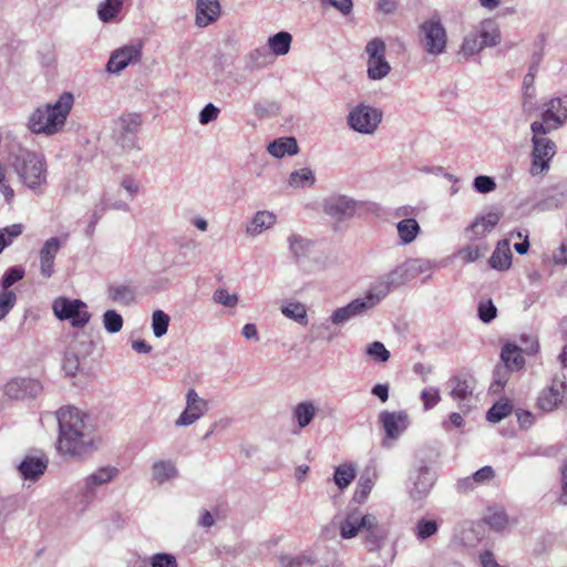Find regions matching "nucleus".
<instances>
[{
  "label": "nucleus",
  "instance_id": "obj_39",
  "mask_svg": "<svg viewBox=\"0 0 567 567\" xmlns=\"http://www.w3.org/2000/svg\"><path fill=\"white\" fill-rule=\"evenodd\" d=\"M281 312L301 326L308 324L307 309L301 302H289L281 307Z\"/></svg>",
  "mask_w": 567,
  "mask_h": 567
},
{
  "label": "nucleus",
  "instance_id": "obj_21",
  "mask_svg": "<svg viewBox=\"0 0 567 567\" xmlns=\"http://www.w3.org/2000/svg\"><path fill=\"white\" fill-rule=\"evenodd\" d=\"M220 14L218 0H196V24L200 28L207 27Z\"/></svg>",
  "mask_w": 567,
  "mask_h": 567
},
{
  "label": "nucleus",
  "instance_id": "obj_50",
  "mask_svg": "<svg viewBox=\"0 0 567 567\" xmlns=\"http://www.w3.org/2000/svg\"><path fill=\"white\" fill-rule=\"evenodd\" d=\"M383 279L392 287L396 288L404 282L409 281L408 272L404 267V262L393 270H391L389 274H386Z\"/></svg>",
  "mask_w": 567,
  "mask_h": 567
},
{
  "label": "nucleus",
  "instance_id": "obj_35",
  "mask_svg": "<svg viewBox=\"0 0 567 567\" xmlns=\"http://www.w3.org/2000/svg\"><path fill=\"white\" fill-rule=\"evenodd\" d=\"M391 289L392 287L384 279H382L373 285L367 295L361 298V300H363L367 308L370 310L374 308L382 299H384Z\"/></svg>",
  "mask_w": 567,
  "mask_h": 567
},
{
  "label": "nucleus",
  "instance_id": "obj_1",
  "mask_svg": "<svg viewBox=\"0 0 567 567\" xmlns=\"http://www.w3.org/2000/svg\"><path fill=\"white\" fill-rule=\"evenodd\" d=\"M59 424L58 451L64 456L83 458L97 449L99 437L92 417L74 408L56 412Z\"/></svg>",
  "mask_w": 567,
  "mask_h": 567
},
{
  "label": "nucleus",
  "instance_id": "obj_48",
  "mask_svg": "<svg viewBox=\"0 0 567 567\" xmlns=\"http://www.w3.org/2000/svg\"><path fill=\"white\" fill-rule=\"evenodd\" d=\"M103 326L109 333H117L123 328V318L115 310H106L103 313Z\"/></svg>",
  "mask_w": 567,
  "mask_h": 567
},
{
  "label": "nucleus",
  "instance_id": "obj_49",
  "mask_svg": "<svg viewBox=\"0 0 567 567\" xmlns=\"http://www.w3.org/2000/svg\"><path fill=\"white\" fill-rule=\"evenodd\" d=\"M488 250V247L486 244H480V245H468L464 248H462L458 252L461 258L466 262H474L481 257H483Z\"/></svg>",
  "mask_w": 567,
  "mask_h": 567
},
{
  "label": "nucleus",
  "instance_id": "obj_55",
  "mask_svg": "<svg viewBox=\"0 0 567 567\" xmlns=\"http://www.w3.org/2000/svg\"><path fill=\"white\" fill-rule=\"evenodd\" d=\"M24 276V270L21 267L9 268L1 278L2 291H10L9 288L17 281L21 280Z\"/></svg>",
  "mask_w": 567,
  "mask_h": 567
},
{
  "label": "nucleus",
  "instance_id": "obj_44",
  "mask_svg": "<svg viewBox=\"0 0 567 567\" xmlns=\"http://www.w3.org/2000/svg\"><path fill=\"white\" fill-rule=\"evenodd\" d=\"M315 182L316 176L308 167L295 171L289 176V185L292 187H305L306 185L311 186Z\"/></svg>",
  "mask_w": 567,
  "mask_h": 567
},
{
  "label": "nucleus",
  "instance_id": "obj_36",
  "mask_svg": "<svg viewBox=\"0 0 567 567\" xmlns=\"http://www.w3.org/2000/svg\"><path fill=\"white\" fill-rule=\"evenodd\" d=\"M396 230L401 244H411L421 231L419 223L414 218H405L396 224Z\"/></svg>",
  "mask_w": 567,
  "mask_h": 567
},
{
  "label": "nucleus",
  "instance_id": "obj_58",
  "mask_svg": "<svg viewBox=\"0 0 567 567\" xmlns=\"http://www.w3.org/2000/svg\"><path fill=\"white\" fill-rule=\"evenodd\" d=\"M478 318L488 323L494 320L497 316V308L491 299L481 301L477 307Z\"/></svg>",
  "mask_w": 567,
  "mask_h": 567
},
{
  "label": "nucleus",
  "instance_id": "obj_26",
  "mask_svg": "<svg viewBox=\"0 0 567 567\" xmlns=\"http://www.w3.org/2000/svg\"><path fill=\"white\" fill-rule=\"evenodd\" d=\"M47 462L39 457L25 456L18 470L24 480L37 481L45 471Z\"/></svg>",
  "mask_w": 567,
  "mask_h": 567
},
{
  "label": "nucleus",
  "instance_id": "obj_33",
  "mask_svg": "<svg viewBox=\"0 0 567 567\" xmlns=\"http://www.w3.org/2000/svg\"><path fill=\"white\" fill-rule=\"evenodd\" d=\"M292 35L287 31H280L268 38V50L276 56L286 55L291 48Z\"/></svg>",
  "mask_w": 567,
  "mask_h": 567
},
{
  "label": "nucleus",
  "instance_id": "obj_11",
  "mask_svg": "<svg viewBox=\"0 0 567 567\" xmlns=\"http://www.w3.org/2000/svg\"><path fill=\"white\" fill-rule=\"evenodd\" d=\"M359 208V202L343 194H332L324 198L322 209L336 221L351 219Z\"/></svg>",
  "mask_w": 567,
  "mask_h": 567
},
{
  "label": "nucleus",
  "instance_id": "obj_45",
  "mask_svg": "<svg viewBox=\"0 0 567 567\" xmlns=\"http://www.w3.org/2000/svg\"><path fill=\"white\" fill-rule=\"evenodd\" d=\"M513 410V405L509 401H499L492 405V408L486 413L487 421L492 423H498L508 414H511Z\"/></svg>",
  "mask_w": 567,
  "mask_h": 567
},
{
  "label": "nucleus",
  "instance_id": "obj_12",
  "mask_svg": "<svg viewBox=\"0 0 567 567\" xmlns=\"http://www.w3.org/2000/svg\"><path fill=\"white\" fill-rule=\"evenodd\" d=\"M410 495L414 499L425 497L433 487L436 474L433 472L424 461H420L415 468L410 474Z\"/></svg>",
  "mask_w": 567,
  "mask_h": 567
},
{
  "label": "nucleus",
  "instance_id": "obj_42",
  "mask_svg": "<svg viewBox=\"0 0 567 567\" xmlns=\"http://www.w3.org/2000/svg\"><path fill=\"white\" fill-rule=\"evenodd\" d=\"M354 477L355 468L352 465L342 464L336 468L333 481L340 489H343L351 484Z\"/></svg>",
  "mask_w": 567,
  "mask_h": 567
},
{
  "label": "nucleus",
  "instance_id": "obj_9",
  "mask_svg": "<svg viewBox=\"0 0 567 567\" xmlns=\"http://www.w3.org/2000/svg\"><path fill=\"white\" fill-rule=\"evenodd\" d=\"M567 123V94L551 97L543 104L540 121L532 124H543L545 130L556 131Z\"/></svg>",
  "mask_w": 567,
  "mask_h": 567
},
{
  "label": "nucleus",
  "instance_id": "obj_8",
  "mask_svg": "<svg viewBox=\"0 0 567 567\" xmlns=\"http://www.w3.org/2000/svg\"><path fill=\"white\" fill-rule=\"evenodd\" d=\"M382 111L359 103L348 114L347 123L351 130L361 134H373L382 121Z\"/></svg>",
  "mask_w": 567,
  "mask_h": 567
},
{
  "label": "nucleus",
  "instance_id": "obj_59",
  "mask_svg": "<svg viewBox=\"0 0 567 567\" xmlns=\"http://www.w3.org/2000/svg\"><path fill=\"white\" fill-rule=\"evenodd\" d=\"M565 199H566L565 193H563V192L556 193V194H553V195H548L546 198L539 200L536 204V207L539 210H543V212L544 210L554 209V208H558L559 206L563 205Z\"/></svg>",
  "mask_w": 567,
  "mask_h": 567
},
{
  "label": "nucleus",
  "instance_id": "obj_54",
  "mask_svg": "<svg viewBox=\"0 0 567 567\" xmlns=\"http://www.w3.org/2000/svg\"><path fill=\"white\" fill-rule=\"evenodd\" d=\"M151 567H178L176 557L168 553H156L148 558Z\"/></svg>",
  "mask_w": 567,
  "mask_h": 567
},
{
  "label": "nucleus",
  "instance_id": "obj_5",
  "mask_svg": "<svg viewBox=\"0 0 567 567\" xmlns=\"http://www.w3.org/2000/svg\"><path fill=\"white\" fill-rule=\"evenodd\" d=\"M532 132V176L545 174L550 168V162L557 153L556 143L547 137L551 131L545 130L543 124H530Z\"/></svg>",
  "mask_w": 567,
  "mask_h": 567
},
{
  "label": "nucleus",
  "instance_id": "obj_60",
  "mask_svg": "<svg viewBox=\"0 0 567 567\" xmlns=\"http://www.w3.org/2000/svg\"><path fill=\"white\" fill-rule=\"evenodd\" d=\"M509 372L511 371L508 370V368H506L504 365H497L494 369V372H493L494 380H493V383L491 384V390L493 392L497 393L504 388V385L507 382Z\"/></svg>",
  "mask_w": 567,
  "mask_h": 567
},
{
  "label": "nucleus",
  "instance_id": "obj_40",
  "mask_svg": "<svg viewBox=\"0 0 567 567\" xmlns=\"http://www.w3.org/2000/svg\"><path fill=\"white\" fill-rule=\"evenodd\" d=\"M374 486V475L370 473H363L358 482L353 501L358 504H362L367 501L369 494L372 491V487Z\"/></svg>",
  "mask_w": 567,
  "mask_h": 567
},
{
  "label": "nucleus",
  "instance_id": "obj_10",
  "mask_svg": "<svg viewBox=\"0 0 567 567\" xmlns=\"http://www.w3.org/2000/svg\"><path fill=\"white\" fill-rule=\"evenodd\" d=\"M385 43L380 38L372 39L365 47L369 56L368 75L371 80H382L391 71V66L385 59Z\"/></svg>",
  "mask_w": 567,
  "mask_h": 567
},
{
  "label": "nucleus",
  "instance_id": "obj_53",
  "mask_svg": "<svg viewBox=\"0 0 567 567\" xmlns=\"http://www.w3.org/2000/svg\"><path fill=\"white\" fill-rule=\"evenodd\" d=\"M142 120L141 115L136 113L126 114L122 116L118 121V125L121 130L127 134H135L141 126Z\"/></svg>",
  "mask_w": 567,
  "mask_h": 567
},
{
  "label": "nucleus",
  "instance_id": "obj_20",
  "mask_svg": "<svg viewBox=\"0 0 567 567\" xmlns=\"http://www.w3.org/2000/svg\"><path fill=\"white\" fill-rule=\"evenodd\" d=\"M313 245L315 243L311 239L298 233H291L287 237L289 257L295 264H300L309 258Z\"/></svg>",
  "mask_w": 567,
  "mask_h": 567
},
{
  "label": "nucleus",
  "instance_id": "obj_57",
  "mask_svg": "<svg viewBox=\"0 0 567 567\" xmlns=\"http://www.w3.org/2000/svg\"><path fill=\"white\" fill-rule=\"evenodd\" d=\"M238 299L237 293H229L225 288H218L213 295L214 302L228 308H234L238 303Z\"/></svg>",
  "mask_w": 567,
  "mask_h": 567
},
{
  "label": "nucleus",
  "instance_id": "obj_30",
  "mask_svg": "<svg viewBox=\"0 0 567 567\" xmlns=\"http://www.w3.org/2000/svg\"><path fill=\"white\" fill-rule=\"evenodd\" d=\"M123 0H104L97 7V17L104 23L120 21Z\"/></svg>",
  "mask_w": 567,
  "mask_h": 567
},
{
  "label": "nucleus",
  "instance_id": "obj_56",
  "mask_svg": "<svg viewBox=\"0 0 567 567\" xmlns=\"http://www.w3.org/2000/svg\"><path fill=\"white\" fill-rule=\"evenodd\" d=\"M497 185L493 177L478 175L473 181V188L480 194H488L496 189Z\"/></svg>",
  "mask_w": 567,
  "mask_h": 567
},
{
  "label": "nucleus",
  "instance_id": "obj_7",
  "mask_svg": "<svg viewBox=\"0 0 567 567\" xmlns=\"http://www.w3.org/2000/svg\"><path fill=\"white\" fill-rule=\"evenodd\" d=\"M52 310L59 320H69L74 328L85 327L91 319L87 306L81 299L59 297L53 301Z\"/></svg>",
  "mask_w": 567,
  "mask_h": 567
},
{
  "label": "nucleus",
  "instance_id": "obj_19",
  "mask_svg": "<svg viewBox=\"0 0 567 567\" xmlns=\"http://www.w3.org/2000/svg\"><path fill=\"white\" fill-rule=\"evenodd\" d=\"M566 388L565 377H555L549 388L543 390L538 396V406L546 412L555 410L563 401Z\"/></svg>",
  "mask_w": 567,
  "mask_h": 567
},
{
  "label": "nucleus",
  "instance_id": "obj_61",
  "mask_svg": "<svg viewBox=\"0 0 567 567\" xmlns=\"http://www.w3.org/2000/svg\"><path fill=\"white\" fill-rule=\"evenodd\" d=\"M17 295L14 291H0V320H2L14 307Z\"/></svg>",
  "mask_w": 567,
  "mask_h": 567
},
{
  "label": "nucleus",
  "instance_id": "obj_22",
  "mask_svg": "<svg viewBox=\"0 0 567 567\" xmlns=\"http://www.w3.org/2000/svg\"><path fill=\"white\" fill-rule=\"evenodd\" d=\"M497 213H488L485 216L477 217L467 228L470 240H476L489 233L499 221Z\"/></svg>",
  "mask_w": 567,
  "mask_h": 567
},
{
  "label": "nucleus",
  "instance_id": "obj_23",
  "mask_svg": "<svg viewBox=\"0 0 567 567\" xmlns=\"http://www.w3.org/2000/svg\"><path fill=\"white\" fill-rule=\"evenodd\" d=\"M368 310L369 309L367 308L363 300H361V298H357L349 302L347 306L336 309L332 312L330 320L334 324H342L351 318L364 315Z\"/></svg>",
  "mask_w": 567,
  "mask_h": 567
},
{
  "label": "nucleus",
  "instance_id": "obj_29",
  "mask_svg": "<svg viewBox=\"0 0 567 567\" xmlns=\"http://www.w3.org/2000/svg\"><path fill=\"white\" fill-rule=\"evenodd\" d=\"M477 34L483 47H495L501 42L499 28L492 19H486L481 22Z\"/></svg>",
  "mask_w": 567,
  "mask_h": 567
},
{
  "label": "nucleus",
  "instance_id": "obj_43",
  "mask_svg": "<svg viewBox=\"0 0 567 567\" xmlns=\"http://www.w3.org/2000/svg\"><path fill=\"white\" fill-rule=\"evenodd\" d=\"M439 530V525L434 519L420 518L414 527V534L421 542L432 537Z\"/></svg>",
  "mask_w": 567,
  "mask_h": 567
},
{
  "label": "nucleus",
  "instance_id": "obj_14",
  "mask_svg": "<svg viewBox=\"0 0 567 567\" xmlns=\"http://www.w3.org/2000/svg\"><path fill=\"white\" fill-rule=\"evenodd\" d=\"M120 471L115 466H103L85 477L82 487V502L90 504L96 495V488L113 481Z\"/></svg>",
  "mask_w": 567,
  "mask_h": 567
},
{
  "label": "nucleus",
  "instance_id": "obj_34",
  "mask_svg": "<svg viewBox=\"0 0 567 567\" xmlns=\"http://www.w3.org/2000/svg\"><path fill=\"white\" fill-rule=\"evenodd\" d=\"M271 53L266 45L258 47L246 56V68L259 70L272 63Z\"/></svg>",
  "mask_w": 567,
  "mask_h": 567
},
{
  "label": "nucleus",
  "instance_id": "obj_52",
  "mask_svg": "<svg viewBox=\"0 0 567 567\" xmlns=\"http://www.w3.org/2000/svg\"><path fill=\"white\" fill-rule=\"evenodd\" d=\"M409 279H413L419 275L430 270V262L423 259H409L404 262Z\"/></svg>",
  "mask_w": 567,
  "mask_h": 567
},
{
  "label": "nucleus",
  "instance_id": "obj_64",
  "mask_svg": "<svg viewBox=\"0 0 567 567\" xmlns=\"http://www.w3.org/2000/svg\"><path fill=\"white\" fill-rule=\"evenodd\" d=\"M22 224H13L0 229V237L3 239V243H6V247H8L22 234Z\"/></svg>",
  "mask_w": 567,
  "mask_h": 567
},
{
  "label": "nucleus",
  "instance_id": "obj_47",
  "mask_svg": "<svg viewBox=\"0 0 567 567\" xmlns=\"http://www.w3.org/2000/svg\"><path fill=\"white\" fill-rule=\"evenodd\" d=\"M483 48L478 34L470 33L464 38L460 53L467 58L478 53Z\"/></svg>",
  "mask_w": 567,
  "mask_h": 567
},
{
  "label": "nucleus",
  "instance_id": "obj_2",
  "mask_svg": "<svg viewBox=\"0 0 567 567\" xmlns=\"http://www.w3.org/2000/svg\"><path fill=\"white\" fill-rule=\"evenodd\" d=\"M73 101V95L64 92L53 104L38 107L29 118L31 132L47 135L59 132L66 121Z\"/></svg>",
  "mask_w": 567,
  "mask_h": 567
},
{
  "label": "nucleus",
  "instance_id": "obj_32",
  "mask_svg": "<svg viewBox=\"0 0 567 567\" xmlns=\"http://www.w3.org/2000/svg\"><path fill=\"white\" fill-rule=\"evenodd\" d=\"M267 150L274 157L281 158L285 155L297 154L299 147L295 137H281L271 142Z\"/></svg>",
  "mask_w": 567,
  "mask_h": 567
},
{
  "label": "nucleus",
  "instance_id": "obj_62",
  "mask_svg": "<svg viewBox=\"0 0 567 567\" xmlns=\"http://www.w3.org/2000/svg\"><path fill=\"white\" fill-rule=\"evenodd\" d=\"M80 367V359L73 351H66L64 354L62 369L66 375L73 377Z\"/></svg>",
  "mask_w": 567,
  "mask_h": 567
},
{
  "label": "nucleus",
  "instance_id": "obj_24",
  "mask_svg": "<svg viewBox=\"0 0 567 567\" xmlns=\"http://www.w3.org/2000/svg\"><path fill=\"white\" fill-rule=\"evenodd\" d=\"M277 217L268 210L257 212L246 226L247 235L256 237L264 230L270 229L276 224Z\"/></svg>",
  "mask_w": 567,
  "mask_h": 567
},
{
  "label": "nucleus",
  "instance_id": "obj_3",
  "mask_svg": "<svg viewBox=\"0 0 567 567\" xmlns=\"http://www.w3.org/2000/svg\"><path fill=\"white\" fill-rule=\"evenodd\" d=\"M360 532H364V543L369 550L380 547L386 536V532L373 514H362L359 509L347 513L340 523V535L343 539H351Z\"/></svg>",
  "mask_w": 567,
  "mask_h": 567
},
{
  "label": "nucleus",
  "instance_id": "obj_16",
  "mask_svg": "<svg viewBox=\"0 0 567 567\" xmlns=\"http://www.w3.org/2000/svg\"><path fill=\"white\" fill-rule=\"evenodd\" d=\"M141 54L140 45H125L111 54L106 70L110 73H118L131 63L138 62Z\"/></svg>",
  "mask_w": 567,
  "mask_h": 567
},
{
  "label": "nucleus",
  "instance_id": "obj_63",
  "mask_svg": "<svg viewBox=\"0 0 567 567\" xmlns=\"http://www.w3.org/2000/svg\"><path fill=\"white\" fill-rule=\"evenodd\" d=\"M421 400L425 410L433 409L441 400L437 388H427L421 392Z\"/></svg>",
  "mask_w": 567,
  "mask_h": 567
},
{
  "label": "nucleus",
  "instance_id": "obj_15",
  "mask_svg": "<svg viewBox=\"0 0 567 567\" xmlns=\"http://www.w3.org/2000/svg\"><path fill=\"white\" fill-rule=\"evenodd\" d=\"M450 389V396L460 402V406L463 408L465 404L462 402L468 401L475 389V379L467 373H458L450 378L447 382Z\"/></svg>",
  "mask_w": 567,
  "mask_h": 567
},
{
  "label": "nucleus",
  "instance_id": "obj_28",
  "mask_svg": "<svg viewBox=\"0 0 567 567\" xmlns=\"http://www.w3.org/2000/svg\"><path fill=\"white\" fill-rule=\"evenodd\" d=\"M512 264V252L506 239L498 241L495 250L489 258V265L493 269L506 270Z\"/></svg>",
  "mask_w": 567,
  "mask_h": 567
},
{
  "label": "nucleus",
  "instance_id": "obj_4",
  "mask_svg": "<svg viewBox=\"0 0 567 567\" xmlns=\"http://www.w3.org/2000/svg\"><path fill=\"white\" fill-rule=\"evenodd\" d=\"M17 174L25 187L35 194H43L48 184V171L44 157L37 153L21 152L13 164Z\"/></svg>",
  "mask_w": 567,
  "mask_h": 567
},
{
  "label": "nucleus",
  "instance_id": "obj_41",
  "mask_svg": "<svg viewBox=\"0 0 567 567\" xmlns=\"http://www.w3.org/2000/svg\"><path fill=\"white\" fill-rule=\"evenodd\" d=\"M186 408L199 417L204 416L209 409L208 402L200 398L194 389H189L186 393Z\"/></svg>",
  "mask_w": 567,
  "mask_h": 567
},
{
  "label": "nucleus",
  "instance_id": "obj_37",
  "mask_svg": "<svg viewBox=\"0 0 567 567\" xmlns=\"http://www.w3.org/2000/svg\"><path fill=\"white\" fill-rule=\"evenodd\" d=\"M317 413V408L312 401H302L298 403L293 410V419L299 427L308 426Z\"/></svg>",
  "mask_w": 567,
  "mask_h": 567
},
{
  "label": "nucleus",
  "instance_id": "obj_17",
  "mask_svg": "<svg viewBox=\"0 0 567 567\" xmlns=\"http://www.w3.org/2000/svg\"><path fill=\"white\" fill-rule=\"evenodd\" d=\"M42 390L39 381L34 379H13L6 384L4 393L10 399L23 400L25 398H34Z\"/></svg>",
  "mask_w": 567,
  "mask_h": 567
},
{
  "label": "nucleus",
  "instance_id": "obj_46",
  "mask_svg": "<svg viewBox=\"0 0 567 567\" xmlns=\"http://www.w3.org/2000/svg\"><path fill=\"white\" fill-rule=\"evenodd\" d=\"M171 318L163 310H155L152 315V329L156 338H162L167 333Z\"/></svg>",
  "mask_w": 567,
  "mask_h": 567
},
{
  "label": "nucleus",
  "instance_id": "obj_31",
  "mask_svg": "<svg viewBox=\"0 0 567 567\" xmlns=\"http://www.w3.org/2000/svg\"><path fill=\"white\" fill-rule=\"evenodd\" d=\"M318 558L312 551H305L292 556L289 554H280L278 556L279 567H305L317 564Z\"/></svg>",
  "mask_w": 567,
  "mask_h": 567
},
{
  "label": "nucleus",
  "instance_id": "obj_51",
  "mask_svg": "<svg viewBox=\"0 0 567 567\" xmlns=\"http://www.w3.org/2000/svg\"><path fill=\"white\" fill-rule=\"evenodd\" d=\"M365 353L378 362H386L390 359V351L380 341L370 343L365 349Z\"/></svg>",
  "mask_w": 567,
  "mask_h": 567
},
{
  "label": "nucleus",
  "instance_id": "obj_25",
  "mask_svg": "<svg viewBox=\"0 0 567 567\" xmlns=\"http://www.w3.org/2000/svg\"><path fill=\"white\" fill-rule=\"evenodd\" d=\"M109 298L118 305L131 306L136 300V288L132 285H111L107 288Z\"/></svg>",
  "mask_w": 567,
  "mask_h": 567
},
{
  "label": "nucleus",
  "instance_id": "obj_13",
  "mask_svg": "<svg viewBox=\"0 0 567 567\" xmlns=\"http://www.w3.org/2000/svg\"><path fill=\"white\" fill-rule=\"evenodd\" d=\"M379 422L382 425L385 437L383 445L388 446L389 441L398 440L409 426V415L404 411L390 412L382 411L379 414Z\"/></svg>",
  "mask_w": 567,
  "mask_h": 567
},
{
  "label": "nucleus",
  "instance_id": "obj_18",
  "mask_svg": "<svg viewBox=\"0 0 567 567\" xmlns=\"http://www.w3.org/2000/svg\"><path fill=\"white\" fill-rule=\"evenodd\" d=\"M66 239L68 236L63 240L59 237H51L43 244L40 250V269L44 278H50L53 275L55 256Z\"/></svg>",
  "mask_w": 567,
  "mask_h": 567
},
{
  "label": "nucleus",
  "instance_id": "obj_6",
  "mask_svg": "<svg viewBox=\"0 0 567 567\" xmlns=\"http://www.w3.org/2000/svg\"><path fill=\"white\" fill-rule=\"evenodd\" d=\"M419 43L424 52L439 56L446 51L447 32L437 14L425 19L417 28Z\"/></svg>",
  "mask_w": 567,
  "mask_h": 567
},
{
  "label": "nucleus",
  "instance_id": "obj_27",
  "mask_svg": "<svg viewBox=\"0 0 567 567\" xmlns=\"http://www.w3.org/2000/svg\"><path fill=\"white\" fill-rule=\"evenodd\" d=\"M501 359L504 363L503 365L508 368L509 371H517L525 364L522 348L514 343H506L502 348Z\"/></svg>",
  "mask_w": 567,
  "mask_h": 567
},
{
  "label": "nucleus",
  "instance_id": "obj_38",
  "mask_svg": "<svg viewBox=\"0 0 567 567\" xmlns=\"http://www.w3.org/2000/svg\"><path fill=\"white\" fill-rule=\"evenodd\" d=\"M152 475L157 483L163 484L172 478H175L178 475V471L173 462L158 461L155 462L152 466Z\"/></svg>",
  "mask_w": 567,
  "mask_h": 567
}]
</instances>
